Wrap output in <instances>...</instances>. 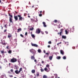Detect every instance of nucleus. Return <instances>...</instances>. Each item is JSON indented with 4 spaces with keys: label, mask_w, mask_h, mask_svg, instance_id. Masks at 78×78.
<instances>
[{
    "label": "nucleus",
    "mask_w": 78,
    "mask_h": 78,
    "mask_svg": "<svg viewBox=\"0 0 78 78\" xmlns=\"http://www.w3.org/2000/svg\"><path fill=\"white\" fill-rule=\"evenodd\" d=\"M30 51L33 54L34 56L36 54V51L34 50L33 49H30Z\"/></svg>",
    "instance_id": "f257e3e1"
},
{
    "label": "nucleus",
    "mask_w": 78,
    "mask_h": 78,
    "mask_svg": "<svg viewBox=\"0 0 78 78\" xmlns=\"http://www.w3.org/2000/svg\"><path fill=\"white\" fill-rule=\"evenodd\" d=\"M17 59L14 58H13L11 59L10 62H17Z\"/></svg>",
    "instance_id": "f03ea898"
},
{
    "label": "nucleus",
    "mask_w": 78,
    "mask_h": 78,
    "mask_svg": "<svg viewBox=\"0 0 78 78\" xmlns=\"http://www.w3.org/2000/svg\"><path fill=\"white\" fill-rule=\"evenodd\" d=\"M21 16H22L21 15H17V16L18 17H19V20L20 21L22 20V19H23V20H24V18H22V17Z\"/></svg>",
    "instance_id": "7ed1b4c3"
},
{
    "label": "nucleus",
    "mask_w": 78,
    "mask_h": 78,
    "mask_svg": "<svg viewBox=\"0 0 78 78\" xmlns=\"http://www.w3.org/2000/svg\"><path fill=\"white\" fill-rule=\"evenodd\" d=\"M41 33V30L39 29V28L37 29L36 32V33L37 34H39Z\"/></svg>",
    "instance_id": "20e7f679"
},
{
    "label": "nucleus",
    "mask_w": 78,
    "mask_h": 78,
    "mask_svg": "<svg viewBox=\"0 0 78 78\" xmlns=\"http://www.w3.org/2000/svg\"><path fill=\"white\" fill-rule=\"evenodd\" d=\"M31 44L32 46H33V47H38V45L36 44H34L32 43Z\"/></svg>",
    "instance_id": "39448f33"
},
{
    "label": "nucleus",
    "mask_w": 78,
    "mask_h": 78,
    "mask_svg": "<svg viewBox=\"0 0 78 78\" xmlns=\"http://www.w3.org/2000/svg\"><path fill=\"white\" fill-rule=\"evenodd\" d=\"M9 21L10 23H13V22H12V18H11V17H9Z\"/></svg>",
    "instance_id": "423d86ee"
},
{
    "label": "nucleus",
    "mask_w": 78,
    "mask_h": 78,
    "mask_svg": "<svg viewBox=\"0 0 78 78\" xmlns=\"http://www.w3.org/2000/svg\"><path fill=\"white\" fill-rule=\"evenodd\" d=\"M31 59L32 60H34L35 59V57H34V54L33 56L32 55L31 56Z\"/></svg>",
    "instance_id": "0eeeda50"
},
{
    "label": "nucleus",
    "mask_w": 78,
    "mask_h": 78,
    "mask_svg": "<svg viewBox=\"0 0 78 78\" xmlns=\"http://www.w3.org/2000/svg\"><path fill=\"white\" fill-rule=\"evenodd\" d=\"M14 18L15 19V20L16 21H17V20H18V17H17V16H14Z\"/></svg>",
    "instance_id": "6e6552de"
},
{
    "label": "nucleus",
    "mask_w": 78,
    "mask_h": 78,
    "mask_svg": "<svg viewBox=\"0 0 78 78\" xmlns=\"http://www.w3.org/2000/svg\"><path fill=\"white\" fill-rule=\"evenodd\" d=\"M44 70L45 72H49V70H48V69L46 67L44 68Z\"/></svg>",
    "instance_id": "1a4fd4ad"
},
{
    "label": "nucleus",
    "mask_w": 78,
    "mask_h": 78,
    "mask_svg": "<svg viewBox=\"0 0 78 78\" xmlns=\"http://www.w3.org/2000/svg\"><path fill=\"white\" fill-rule=\"evenodd\" d=\"M60 53L62 55H64V52L63 50H60Z\"/></svg>",
    "instance_id": "9d476101"
},
{
    "label": "nucleus",
    "mask_w": 78,
    "mask_h": 78,
    "mask_svg": "<svg viewBox=\"0 0 78 78\" xmlns=\"http://www.w3.org/2000/svg\"><path fill=\"white\" fill-rule=\"evenodd\" d=\"M43 24L44 25L43 27H46L47 25H45V22H43Z\"/></svg>",
    "instance_id": "9b49d317"
},
{
    "label": "nucleus",
    "mask_w": 78,
    "mask_h": 78,
    "mask_svg": "<svg viewBox=\"0 0 78 78\" xmlns=\"http://www.w3.org/2000/svg\"><path fill=\"white\" fill-rule=\"evenodd\" d=\"M2 44L3 45H6V43L5 42V41H3L2 42Z\"/></svg>",
    "instance_id": "f8f14e48"
},
{
    "label": "nucleus",
    "mask_w": 78,
    "mask_h": 78,
    "mask_svg": "<svg viewBox=\"0 0 78 78\" xmlns=\"http://www.w3.org/2000/svg\"><path fill=\"white\" fill-rule=\"evenodd\" d=\"M74 31V28H71L70 32H73Z\"/></svg>",
    "instance_id": "ddd939ff"
},
{
    "label": "nucleus",
    "mask_w": 78,
    "mask_h": 78,
    "mask_svg": "<svg viewBox=\"0 0 78 78\" xmlns=\"http://www.w3.org/2000/svg\"><path fill=\"white\" fill-rule=\"evenodd\" d=\"M31 72L32 73H35V70L34 69H33L31 71Z\"/></svg>",
    "instance_id": "4468645a"
},
{
    "label": "nucleus",
    "mask_w": 78,
    "mask_h": 78,
    "mask_svg": "<svg viewBox=\"0 0 78 78\" xmlns=\"http://www.w3.org/2000/svg\"><path fill=\"white\" fill-rule=\"evenodd\" d=\"M15 72L16 73V74H19V73L18 72V70H16L15 71Z\"/></svg>",
    "instance_id": "2eb2a0df"
},
{
    "label": "nucleus",
    "mask_w": 78,
    "mask_h": 78,
    "mask_svg": "<svg viewBox=\"0 0 78 78\" xmlns=\"http://www.w3.org/2000/svg\"><path fill=\"white\" fill-rule=\"evenodd\" d=\"M21 30H22V29H21V28H20L18 29L17 32H20V31H21Z\"/></svg>",
    "instance_id": "dca6fc26"
},
{
    "label": "nucleus",
    "mask_w": 78,
    "mask_h": 78,
    "mask_svg": "<svg viewBox=\"0 0 78 78\" xmlns=\"http://www.w3.org/2000/svg\"><path fill=\"white\" fill-rule=\"evenodd\" d=\"M52 58H53V56H50L49 57V59L50 60H51V59H52Z\"/></svg>",
    "instance_id": "f3484780"
},
{
    "label": "nucleus",
    "mask_w": 78,
    "mask_h": 78,
    "mask_svg": "<svg viewBox=\"0 0 78 78\" xmlns=\"http://www.w3.org/2000/svg\"><path fill=\"white\" fill-rule=\"evenodd\" d=\"M9 16H10L11 18H12L13 17H12V15H11L10 14V13H9Z\"/></svg>",
    "instance_id": "a211bd4d"
},
{
    "label": "nucleus",
    "mask_w": 78,
    "mask_h": 78,
    "mask_svg": "<svg viewBox=\"0 0 78 78\" xmlns=\"http://www.w3.org/2000/svg\"><path fill=\"white\" fill-rule=\"evenodd\" d=\"M43 78H47V76L45 75H44L43 76Z\"/></svg>",
    "instance_id": "6ab92c4d"
},
{
    "label": "nucleus",
    "mask_w": 78,
    "mask_h": 78,
    "mask_svg": "<svg viewBox=\"0 0 78 78\" xmlns=\"http://www.w3.org/2000/svg\"><path fill=\"white\" fill-rule=\"evenodd\" d=\"M62 38L63 39H66V36H62Z\"/></svg>",
    "instance_id": "aec40b11"
},
{
    "label": "nucleus",
    "mask_w": 78,
    "mask_h": 78,
    "mask_svg": "<svg viewBox=\"0 0 78 78\" xmlns=\"http://www.w3.org/2000/svg\"><path fill=\"white\" fill-rule=\"evenodd\" d=\"M57 59H61V57L60 56H57Z\"/></svg>",
    "instance_id": "412c9836"
},
{
    "label": "nucleus",
    "mask_w": 78,
    "mask_h": 78,
    "mask_svg": "<svg viewBox=\"0 0 78 78\" xmlns=\"http://www.w3.org/2000/svg\"><path fill=\"white\" fill-rule=\"evenodd\" d=\"M31 36L33 38H34V37H35V36H34V34H32Z\"/></svg>",
    "instance_id": "4be33fe9"
},
{
    "label": "nucleus",
    "mask_w": 78,
    "mask_h": 78,
    "mask_svg": "<svg viewBox=\"0 0 78 78\" xmlns=\"http://www.w3.org/2000/svg\"><path fill=\"white\" fill-rule=\"evenodd\" d=\"M8 52L9 53H12V51H11V50H9L8 51Z\"/></svg>",
    "instance_id": "5701e85b"
},
{
    "label": "nucleus",
    "mask_w": 78,
    "mask_h": 78,
    "mask_svg": "<svg viewBox=\"0 0 78 78\" xmlns=\"http://www.w3.org/2000/svg\"><path fill=\"white\" fill-rule=\"evenodd\" d=\"M1 52L2 54H3V53H5V51H1Z\"/></svg>",
    "instance_id": "b1692460"
},
{
    "label": "nucleus",
    "mask_w": 78,
    "mask_h": 78,
    "mask_svg": "<svg viewBox=\"0 0 78 78\" xmlns=\"http://www.w3.org/2000/svg\"><path fill=\"white\" fill-rule=\"evenodd\" d=\"M63 30H64V29H62L60 30V31H61L60 32H62V33H63Z\"/></svg>",
    "instance_id": "393cba45"
},
{
    "label": "nucleus",
    "mask_w": 78,
    "mask_h": 78,
    "mask_svg": "<svg viewBox=\"0 0 78 78\" xmlns=\"http://www.w3.org/2000/svg\"><path fill=\"white\" fill-rule=\"evenodd\" d=\"M38 53H41V49H38Z\"/></svg>",
    "instance_id": "a878e982"
},
{
    "label": "nucleus",
    "mask_w": 78,
    "mask_h": 78,
    "mask_svg": "<svg viewBox=\"0 0 78 78\" xmlns=\"http://www.w3.org/2000/svg\"><path fill=\"white\" fill-rule=\"evenodd\" d=\"M63 59H66V56H64L63 58H62Z\"/></svg>",
    "instance_id": "bb28decb"
},
{
    "label": "nucleus",
    "mask_w": 78,
    "mask_h": 78,
    "mask_svg": "<svg viewBox=\"0 0 78 78\" xmlns=\"http://www.w3.org/2000/svg\"><path fill=\"white\" fill-rule=\"evenodd\" d=\"M31 22H34V21H35L34 19H31Z\"/></svg>",
    "instance_id": "cd10ccee"
},
{
    "label": "nucleus",
    "mask_w": 78,
    "mask_h": 78,
    "mask_svg": "<svg viewBox=\"0 0 78 78\" xmlns=\"http://www.w3.org/2000/svg\"><path fill=\"white\" fill-rule=\"evenodd\" d=\"M65 31L66 32V34H68V31H67V30H65Z\"/></svg>",
    "instance_id": "c85d7f7f"
},
{
    "label": "nucleus",
    "mask_w": 78,
    "mask_h": 78,
    "mask_svg": "<svg viewBox=\"0 0 78 78\" xmlns=\"http://www.w3.org/2000/svg\"><path fill=\"white\" fill-rule=\"evenodd\" d=\"M41 72H44V70L43 69H42V68L41 69Z\"/></svg>",
    "instance_id": "c756f323"
},
{
    "label": "nucleus",
    "mask_w": 78,
    "mask_h": 78,
    "mask_svg": "<svg viewBox=\"0 0 78 78\" xmlns=\"http://www.w3.org/2000/svg\"><path fill=\"white\" fill-rule=\"evenodd\" d=\"M48 44H51V41H49L48 42Z\"/></svg>",
    "instance_id": "7c9ffc66"
},
{
    "label": "nucleus",
    "mask_w": 78,
    "mask_h": 78,
    "mask_svg": "<svg viewBox=\"0 0 78 78\" xmlns=\"http://www.w3.org/2000/svg\"><path fill=\"white\" fill-rule=\"evenodd\" d=\"M12 37V36H10V35H8V38H10V37Z\"/></svg>",
    "instance_id": "2f4dec72"
},
{
    "label": "nucleus",
    "mask_w": 78,
    "mask_h": 78,
    "mask_svg": "<svg viewBox=\"0 0 78 78\" xmlns=\"http://www.w3.org/2000/svg\"><path fill=\"white\" fill-rule=\"evenodd\" d=\"M33 27H32L31 28H30V31H32V30H33Z\"/></svg>",
    "instance_id": "473e14b6"
},
{
    "label": "nucleus",
    "mask_w": 78,
    "mask_h": 78,
    "mask_svg": "<svg viewBox=\"0 0 78 78\" xmlns=\"http://www.w3.org/2000/svg\"><path fill=\"white\" fill-rule=\"evenodd\" d=\"M9 77L10 78H12L13 77V76L12 75H9Z\"/></svg>",
    "instance_id": "72a5a7b5"
},
{
    "label": "nucleus",
    "mask_w": 78,
    "mask_h": 78,
    "mask_svg": "<svg viewBox=\"0 0 78 78\" xmlns=\"http://www.w3.org/2000/svg\"><path fill=\"white\" fill-rule=\"evenodd\" d=\"M46 67H48H48H50V66H49V65H47L46 66Z\"/></svg>",
    "instance_id": "f704fd0d"
},
{
    "label": "nucleus",
    "mask_w": 78,
    "mask_h": 78,
    "mask_svg": "<svg viewBox=\"0 0 78 78\" xmlns=\"http://www.w3.org/2000/svg\"><path fill=\"white\" fill-rule=\"evenodd\" d=\"M58 22V20H55L54 21V22L55 23H57Z\"/></svg>",
    "instance_id": "c9c22d12"
},
{
    "label": "nucleus",
    "mask_w": 78,
    "mask_h": 78,
    "mask_svg": "<svg viewBox=\"0 0 78 78\" xmlns=\"http://www.w3.org/2000/svg\"><path fill=\"white\" fill-rule=\"evenodd\" d=\"M62 32H60V33H59V35H60V36H62Z\"/></svg>",
    "instance_id": "e433bc0d"
},
{
    "label": "nucleus",
    "mask_w": 78,
    "mask_h": 78,
    "mask_svg": "<svg viewBox=\"0 0 78 78\" xmlns=\"http://www.w3.org/2000/svg\"><path fill=\"white\" fill-rule=\"evenodd\" d=\"M46 54L48 56H49V54H48V53H46Z\"/></svg>",
    "instance_id": "4c0bfd02"
},
{
    "label": "nucleus",
    "mask_w": 78,
    "mask_h": 78,
    "mask_svg": "<svg viewBox=\"0 0 78 78\" xmlns=\"http://www.w3.org/2000/svg\"><path fill=\"white\" fill-rule=\"evenodd\" d=\"M48 57V56L46 55H45L44 56V58H47Z\"/></svg>",
    "instance_id": "58836bf2"
},
{
    "label": "nucleus",
    "mask_w": 78,
    "mask_h": 78,
    "mask_svg": "<svg viewBox=\"0 0 78 78\" xmlns=\"http://www.w3.org/2000/svg\"><path fill=\"white\" fill-rule=\"evenodd\" d=\"M59 44H61V42H60V43H58L57 44V45H59Z\"/></svg>",
    "instance_id": "ea45409f"
},
{
    "label": "nucleus",
    "mask_w": 78,
    "mask_h": 78,
    "mask_svg": "<svg viewBox=\"0 0 78 78\" xmlns=\"http://www.w3.org/2000/svg\"><path fill=\"white\" fill-rule=\"evenodd\" d=\"M39 16L40 17H41L42 15V14L41 13L40 14H39Z\"/></svg>",
    "instance_id": "a19ab883"
},
{
    "label": "nucleus",
    "mask_w": 78,
    "mask_h": 78,
    "mask_svg": "<svg viewBox=\"0 0 78 78\" xmlns=\"http://www.w3.org/2000/svg\"><path fill=\"white\" fill-rule=\"evenodd\" d=\"M20 70L21 71H22V68H21L20 69Z\"/></svg>",
    "instance_id": "79ce46f5"
},
{
    "label": "nucleus",
    "mask_w": 78,
    "mask_h": 78,
    "mask_svg": "<svg viewBox=\"0 0 78 78\" xmlns=\"http://www.w3.org/2000/svg\"><path fill=\"white\" fill-rule=\"evenodd\" d=\"M36 75H37V76H39V73H37L36 74Z\"/></svg>",
    "instance_id": "37998d69"
},
{
    "label": "nucleus",
    "mask_w": 78,
    "mask_h": 78,
    "mask_svg": "<svg viewBox=\"0 0 78 78\" xmlns=\"http://www.w3.org/2000/svg\"><path fill=\"white\" fill-rule=\"evenodd\" d=\"M27 35H28V33H27V32H26V33H25V35L27 36Z\"/></svg>",
    "instance_id": "c03bdc74"
},
{
    "label": "nucleus",
    "mask_w": 78,
    "mask_h": 78,
    "mask_svg": "<svg viewBox=\"0 0 78 78\" xmlns=\"http://www.w3.org/2000/svg\"><path fill=\"white\" fill-rule=\"evenodd\" d=\"M8 35L9 36H12V34H10L9 33H8Z\"/></svg>",
    "instance_id": "a18cd8bd"
},
{
    "label": "nucleus",
    "mask_w": 78,
    "mask_h": 78,
    "mask_svg": "<svg viewBox=\"0 0 78 78\" xmlns=\"http://www.w3.org/2000/svg\"><path fill=\"white\" fill-rule=\"evenodd\" d=\"M20 36H21V37H23V35H22V34H20Z\"/></svg>",
    "instance_id": "49530a36"
},
{
    "label": "nucleus",
    "mask_w": 78,
    "mask_h": 78,
    "mask_svg": "<svg viewBox=\"0 0 78 78\" xmlns=\"http://www.w3.org/2000/svg\"><path fill=\"white\" fill-rule=\"evenodd\" d=\"M6 48H7V49H9V46H7L6 47Z\"/></svg>",
    "instance_id": "de8ad7c7"
},
{
    "label": "nucleus",
    "mask_w": 78,
    "mask_h": 78,
    "mask_svg": "<svg viewBox=\"0 0 78 78\" xmlns=\"http://www.w3.org/2000/svg\"><path fill=\"white\" fill-rule=\"evenodd\" d=\"M10 71L11 72H13V69H11L10 70Z\"/></svg>",
    "instance_id": "09e8293b"
},
{
    "label": "nucleus",
    "mask_w": 78,
    "mask_h": 78,
    "mask_svg": "<svg viewBox=\"0 0 78 78\" xmlns=\"http://www.w3.org/2000/svg\"><path fill=\"white\" fill-rule=\"evenodd\" d=\"M8 73H9V74H11V72H10V71H8Z\"/></svg>",
    "instance_id": "8fccbe9b"
},
{
    "label": "nucleus",
    "mask_w": 78,
    "mask_h": 78,
    "mask_svg": "<svg viewBox=\"0 0 78 78\" xmlns=\"http://www.w3.org/2000/svg\"><path fill=\"white\" fill-rule=\"evenodd\" d=\"M4 27H5V28H7V27L6 26V25H5Z\"/></svg>",
    "instance_id": "3c124183"
},
{
    "label": "nucleus",
    "mask_w": 78,
    "mask_h": 78,
    "mask_svg": "<svg viewBox=\"0 0 78 78\" xmlns=\"http://www.w3.org/2000/svg\"><path fill=\"white\" fill-rule=\"evenodd\" d=\"M7 31V29H5L4 31V32H6V31Z\"/></svg>",
    "instance_id": "603ef678"
},
{
    "label": "nucleus",
    "mask_w": 78,
    "mask_h": 78,
    "mask_svg": "<svg viewBox=\"0 0 78 78\" xmlns=\"http://www.w3.org/2000/svg\"><path fill=\"white\" fill-rule=\"evenodd\" d=\"M34 62H37V60H36V59H35L34 60Z\"/></svg>",
    "instance_id": "864d4df0"
},
{
    "label": "nucleus",
    "mask_w": 78,
    "mask_h": 78,
    "mask_svg": "<svg viewBox=\"0 0 78 78\" xmlns=\"http://www.w3.org/2000/svg\"><path fill=\"white\" fill-rule=\"evenodd\" d=\"M48 48H50V45H48Z\"/></svg>",
    "instance_id": "5fc2aeb1"
},
{
    "label": "nucleus",
    "mask_w": 78,
    "mask_h": 78,
    "mask_svg": "<svg viewBox=\"0 0 78 78\" xmlns=\"http://www.w3.org/2000/svg\"><path fill=\"white\" fill-rule=\"evenodd\" d=\"M18 74L19 73H20V72H21L20 70L19 71H18Z\"/></svg>",
    "instance_id": "6e6d98bb"
},
{
    "label": "nucleus",
    "mask_w": 78,
    "mask_h": 78,
    "mask_svg": "<svg viewBox=\"0 0 78 78\" xmlns=\"http://www.w3.org/2000/svg\"><path fill=\"white\" fill-rule=\"evenodd\" d=\"M6 36H5L4 37L3 39H5H5H6Z\"/></svg>",
    "instance_id": "4d7b16f0"
},
{
    "label": "nucleus",
    "mask_w": 78,
    "mask_h": 78,
    "mask_svg": "<svg viewBox=\"0 0 78 78\" xmlns=\"http://www.w3.org/2000/svg\"><path fill=\"white\" fill-rule=\"evenodd\" d=\"M41 62L42 63V64H44V62L43 61H42Z\"/></svg>",
    "instance_id": "13d9d810"
},
{
    "label": "nucleus",
    "mask_w": 78,
    "mask_h": 78,
    "mask_svg": "<svg viewBox=\"0 0 78 78\" xmlns=\"http://www.w3.org/2000/svg\"><path fill=\"white\" fill-rule=\"evenodd\" d=\"M45 33H46V34H48V32L46 31H45Z\"/></svg>",
    "instance_id": "bf43d9fd"
},
{
    "label": "nucleus",
    "mask_w": 78,
    "mask_h": 78,
    "mask_svg": "<svg viewBox=\"0 0 78 78\" xmlns=\"http://www.w3.org/2000/svg\"><path fill=\"white\" fill-rule=\"evenodd\" d=\"M24 16H26V14L24 13Z\"/></svg>",
    "instance_id": "052dcab7"
},
{
    "label": "nucleus",
    "mask_w": 78,
    "mask_h": 78,
    "mask_svg": "<svg viewBox=\"0 0 78 78\" xmlns=\"http://www.w3.org/2000/svg\"><path fill=\"white\" fill-rule=\"evenodd\" d=\"M1 27L2 28V30H3V27H2V26H1Z\"/></svg>",
    "instance_id": "680f3d73"
},
{
    "label": "nucleus",
    "mask_w": 78,
    "mask_h": 78,
    "mask_svg": "<svg viewBox=\"0 0 78 78\" xmlns=\"http://www.w3.org/2000/svg\"><path fill=\"white\" fill-rule=\"evenodd\" d=\"M44 51V53H45V51L44 50V51Z\"/></svg>",
    "instance_id": "e2e57ef3"
},
{
    "label": "nucleus",
    "mask_w": 78,
    "mask_h": 78,
    "mask_svg": "<svg viewBox=\"0 0 78 78\" xmlns=\"http://www.w3.org/2000/svg\"><path fill=\"white\" fill-rule=\"evenodd\" d=\"M51 77V78H54V76H52Z\"/></svg>",
    "instance_id": "0e129e2a"
},
{
    "label": "nucleus",
    "mask_w": 78,
    "mask_h": 78,
    "mask_svg": "<svg viewBox=\"0 0 78 78\" xmlns=\"http://www.w3.org/2000/svg\"><path fill=\"white\" fill-rule=\"evenodd\" d=\"M28 17H29V18L30 17V16H28Z\"/></svg>",
    "instance_id": "69168bd1"
},
{
    "label": "nucleus",
    "mask_w": 78,
    "mask_h": 78,
    "mask_svg": "<svg viewBox=\"0 0 78 78\" xmlns=\"http://www.w3.org/2000/svg\"><path fill=\"white\" fill-rule=\"evenodd\" d=\"M40 13L41 14L42 13V11H40Z\"/></svg>",
    "instance_id": "338daca9"
},
{
    "label": "nucleus",
    "mask_w": 78,
    "mask_h": 78,
    "mask_svg": "<svg viewBox=\"0 0 78 78\" xmlns=\"http://www.w3.org/2000/svg\"><path fill=\"white\" fill-rule=\"evenodd\" d=\"M55 78H58V77H57V76H56Z\"/></svg>",
    "instance_id": "774afa93"
}]
</instances>
